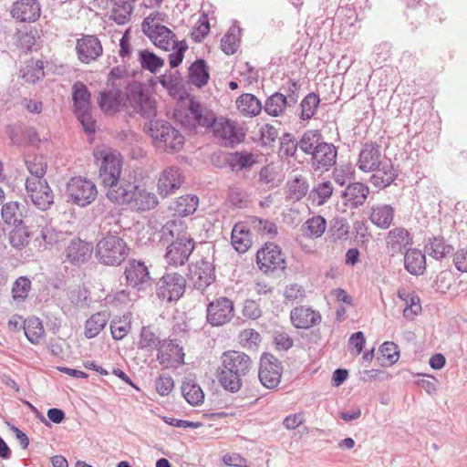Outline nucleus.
<instances>
[{"mask_svg": "<svg viewBox=\"0 0 467 467\" xmlns=\"http://www.w3.org/2000/svg\"><path fill=\"white\" fill-rule=\"evenodd\" d=\"M283 367L281 362L273 355L265 353L260 359L258 378L263 386L275 389L281 380Z\"/></svg>", "mask_w": 467, "mask_h": 467, "instance_id": "2eb2a0df", "label": "nucleus"}, {"mask_svg": "<svg viewBox=\"0 0 467 467\" xmlns=\"http://www.w3.org/2000/svg\"><path fill=\"white\" fill-rule=\"evenodd\" d=\"M358 167L364 172L375 171L370 182L379 188L390 185L397 177V172L389 160L382 156L380 147L376 143H366L358 156Z\"/></svg>", "mask_w": 467, "mask_h": 467, "instance_id": "f03ea898", "label": "nucleus"}, {"mask_svg": "<svg viewBox=\"0 0 467 467\" xmlns=\"http://www.w3.org/2000/svg\"><path fill=\"white\" fill-rule=\"evenodd\" d=\"M233 170L242 171L252 167L255 163L254 154L247 151H235L231 153L227 159Z\"/></svg>", "mask_w": 467, "mask_h": 467, "instance_id": "09e8293b", "label": "nucleus"}, {"mask_svg": "<svg viewBox=\"0 0 467 467\" xmlns=\"http://www.w3.org/2000/svg\"><path fill=\"white\" fill-rule=\"evenodd\" d=\"M110 202L119 205H128L132 211L143 212L153 209L158 199L153 192L140 188L133 182H127L116 193H110Z\"/></svg>", "mask_w": 467, "mask_h": 467, "instance_id": "39448f33", "label": "nucleus"}, {"mask_svg": "<svg viewBox=\"0 0 467 467\" xmlns=\"http://www.w3.org/2000/svg\"><path fill=\"white\" fill-rule=\"evenodd\" d=\"M369 193L368 187L361 182L349 183L342 192V198L346 205L358 207L362 205Z\"/></svg>", "mask_w": 467, "mask_h": 467, "instance_id": "bb28decb", "label": "nucleus"}, {"mask_svg": "<svg viewBox=\"0 0 467 467\" xmlns=\"http://www.w3.org/2000/svg\"><path fill=\"white\" fill-rule=\"evenodd\" d=\"M260 140L262 145H269L275 140L278 136V131L275 127L268 123L261 126L259 130Z\"/></svg>", "mask_w": 467, "mask_h": 467, "instance_id": "0e129e2a", "label": "nucleus"}, {"mask_svg": "<svg viewBox=\"0 0 467 467\" xmlns=\"http://www.w3.org/2000/svg\"><path fill=\"white\" fill-rule=\"evenodd\" d=\"M133 7L132 0H116L110 14V19L118 25H125L129 23Z\"/></svg>", "mask_w": 467, "mask_h": 467, "instance_id": "4c0bfd02", "label": "nucleus"}, {"mask_svg": "<svg viewBox=\"0 0 467 467\" xmlns=\"http://www.w3.org/2000/svg\"><path fill=\"white\" fill-rule=\"evenodd\" d=\"M305 234L309 237H320L327 228L326 220L320 216L316 215L309 218L303 225Z\"/></svg>", "mask_w": 467, "mask_h": 467, "instance_id": "5fc2aeb1", "label": "nucleus"}, {"mask_svg": "<svg viewBox=\"0 0 467 467\" xmlns=\"http://www.w3.org/2000/svg\"><path fill=\"white\" fill-rule=\"evenodd\" d=\"M26 168L31 174L26 180H42L47 171V161L42 155L27 156L26 158Z\"/></svg>", "mask_w": 467, "mask_h": 467, "instance_id": "79ce46f5", "label": "nucleus"}, {"mask_svg": "<svg viewBox=\"0 0 467 467\" xmlns=\"http://www.w3.org/2000/svg\"><path fill=\"white\" fill-rule=\"evenodd\" d=\"M175 118L186 129L192 130L197 127H213V134L225 147H234L244 140L245 133L237 122L225 119H216L214 113L202 107L194 99H190L187 109L176 110Z\"/></svg>", "mask_w": 467, "mask_h": 467, "instance_id": "f257e3e1", "label": "nucleus"}, {"mask_svg": "<svg viewBox=\"0 0 467 467\" xmlns=\"http://www.w3.org/2000/svg\"><path fill=\"white\" fill-rule=\"evenodd\" d=\"M398 296L405 302L406 307L403 310V315L407 318H411L421 311L420 298L415 294L408 293L406 290H399Z\"/></svg>", "mask_w": 467, "mask_h": 467, "instance_id": "de8ad7c7", "label": "nucleus"}, {"mask_svg": "<svg viewBox=\"0 0 467 467\" xmlns=\"http://www.w3.org/2000/svg\"><path fill=\"white\" fill-rule=\"evenodd\" d=\"M182 394L192 406H198L203 402L204 393L201 387L192 379H185L182 384Z\"/></svg>", "mask_w": 467, "mask_h": 467, "instance_id": "c9c22d12", "label": "nucleus"}, {"mask_svg": "<svg viewBox=\"0 0 467 467\" xmlns=\"http://www.w3.org/2000/svg\"><path fill=\"white\" fill-rule=\"evenodd\" d=\"M124 276L127 285L139 291L146 289L151 282L149 268L141 260L130 259L125 266Z\"/></svg>", "mask_w": 467, "mask_h": 467, "instance_id": "dca6fc26", "label": "nucleus"}, {"mask_svg": "<svg viewBox=\"0 0 467 467\" xmlns=\"http://www.w3.org/2000/svg\"><path fill=\"white\" fill-rule=\"evenodd\" d=\"M241 27L236 24L233 25L229 31L221 39V48L226 55H234L240 44Z\"/></svg>", "mask_w": 467, "mask_h": 467, "instance_id": "a19ab883", "label": "nucleus"}, {"mask_svg": "<svg viewBox=\"0 0 467 467\" xmlns=\"http://www.w3.org/2000/svg\"><path fill=\"white\" fill-rule=\"evenodd\" d=\"M99 155L101 162L99 175L102 185L107 189L106 196L110 201V193L119 192L124 182H128L120 179L123 159L119 152L112 149L103 150Z\"/></svg>", "mask_w": 467, "mask_h": 467, "instance_id": "20e7f679", "label": "nucleus"}, {"mask_svg": "<svg viewBox=\"0 0 467 467\" xmlns=\"http://www.w3.org/2000/svg\"><path fill=\"white\" fill-rule=\"evenodd\" d=\"M163 340H161L159 335L150 327H143L140 330V339L138 342V348L152 352L158 350L162 346Z\"/></svg>", "mask_w": 467, "mask_h": 467, "instance_id": "f704fd0d", "label": "nucleus"}, {"mask_svg": "<svg viewBox=\"0 0 467 467\" xmlns=\"http://www.w3.org/2000/svg\"><path fill=\"white\" fill-rule=\"evenodd\" d=\"M130 248L126 242L117 235L102 238L96 246L95 255L105 265H119L129 255Z\"/></svg>", "mask_w": 467, "mask_h": 467, "instance_id": "0eeeda50", "label": "nucleus"}, {"mask_svg": "<svg viewBox=\"0 0 467 467\" xmlns=\"http://www.w3.org/2000/svg\"><path fill=\"white\" fill-rule=\"evenodd\" d=\"M109 321V314L105 311L93 314L85 322L84 335L87 338L96 337L106 327Z\"/></svg>", "mask_w": 467, "mask_h": 467, "instance_id": "2f4dec72", "label": "nucleus"}, {"mask_svg": "<svg viewBox=\"0 0 467 467\" xmlns=\"http://www.w3.org/2000/svg\"><path fill=\"white\" fill-rule=\"evenodd\" d=\"M139 61L143 69L150 73H156L164 65V60L149 50H141L139 53Z\"/></svg>", "mask_w": 467, "mask_h": 467, "instance_id": "603ef678", "label": "nucleus"}, {"mask_svg": "<svg viewBox=\"0 0 467 467\" xmlns=\"http://www.w3.org/2000/svg\"><path fill=\"white\" fill-rule=\"evenodd\" d=\"M185 278L177 273L166 274L157 283L156 293L167 302L178 300L185 291Z\"/></svg>", "mask_w": 467, "mask_h": 467, "instance_id": "f8f14e48", "label": "nucleus"}, {"mask_svg": "<svg viewBox=\"0 0 467 467\" xmlns=\"http://www.w3.org/2000/svg\"><path fill=\"white\" fill-rule=\"evenodd\" d=\"M194 249V241L186 234L176 238L168 247L165 260L169 265H183Z\"/></svg>", "mask_w": 467, "mask_h": 467, "instance_id": "ddd939ff", "label": "nucleus"}, {"mask_svg": "<svg viewBox=\"0 0 467 467\" xmlns=\"http://www.w3.org/2000/svg\"><path fill=\"white\" fill-rule=\"evenodd\" d=\"M11 14L20 22H35L40 17V4L37 0H17L12 5Z\"/></svg>", "mask_w": 467, "mask_h": 467, "instance_id": "a878e982", "label": "nucleus"}, {"mask_svg": "<svg viewBox=\"0 0 467 467\" xmlns=\"http://www.w3.org/2000/svg\"><path fill=\"white\" fill-rule=\"evenodd\" d=\"M321 319L320 313L309 306H299L290 311V320L296 328L308 329L319 324Z\"/></svg>", "mask_w": 467, "mask_h": 467, "instance_id": "393cba45", "label": "nucleus"}, {"mask_svg": "<svg viewBox=\"0 0 467 467\" xmlns=\"http://www.w3.org/2000/svg\"><path fill=\"white\" fill-rule=\"evenodd\" d=\"M174 381L169 375H161L155 382L157 392L161 396H167L173 389Z\"/></svg>", "mask_w": 467, "mask_h": 467, "instance_id": "69168bd1", "label": "nucleus"}, {"mask_svg": "<svg viewBox=\"0 0 467 467\" xmlns=\"http://www.w3.org/2000/svg\"><path fill=\"white\" fill-rule=\"evenodd\" d=\"M32 289V282L27 276H19L13 283L11 288L12 299L16 303H23L26 300Z\"/></svg>", "mask_w": 467, "mask_h": 467, "instance_id": "49530a36", "label": "nucleus"}, {"mask_svg": "<svg viewBox=\"0 0 467 467\" xmlns=\"http://www.w3.org/2000/svg\"><path fill=\"white\" fill-rule=\"evenodd\" d=\"M252 368L251 358L244 352L227 351L222 358L219 381L224 389L235 393L242 388L243 378Z\"/></svg>", "mask_w": 467, "mask_h": 467, "instance_id": "7ed1b4c3", "label": "nucleus"}, {"mask_svg": "<svg viewBox=\"0 0 467 467\" xmlns=\"http://www.w3.org/2000/svg\"><path fill=\"white\" fill-rule=\"evenodd\" d=\"M159 13L150 14L141 23V28L150 41L161 49L169 51L178 46L175 34L167 26L159 24Z\"/></svg>", "mask_w": 467, "mask_h": 467, "instance_id": "1a4fd4ad", "label": "nucleus"}, {"mask_svg": "<svg viewBox=\"0 0 467 467\" xmlns=\"http://www.w3.org/2000/svg\"><path fill=\"white\" fill-rule=\"evenodd\" d=\"M24 331L26 338L33 344L39 343L44 336V327L39 318H28L24 323Z\"/></svg>", "mask_w": 467, "mask_h": 467, "instance_id": "8fccbe9b", "label": "nucleus"}, {"mask_svg": "<svg viewBox=\"0 0 467 467\" xmlns=\"http://www.w3.org/2000/svg\"><path fill=\"white\" fill-rule=\"evenodd\" d=\"M148 132L152 138L154 146L160 150L178 151L184 144L183 135L165 120H151Z\"/></svg>", "mask_w": 467, "mask_h": 467, "instance_id": "423d86ee", "label": "nucleus"}, {"mask_svg": "<svg viewBox=\"0 0 467 467\" xmlns=\"http://www.w3.org/2000/svg\"><path fill=\"white\" fill-rule=\"evenodd\" d=\"M21 78L28 83H36L45 76L44 63L41 60L30 59L20 69Z\"/></svg>", "mask_w": 467, "mask_h": 467, "instance_id": "ea45409f", "label": "nucleus"}, {"mask_svg": "<svg viewBox=\"0 0 467 467\" xmlns=\"http://www.w3.org/2000/svg\"><path fill=\"white\" fill-rule=\"evenodd\" d=\"M183 182V174L177 166L166 167L160 174L158 191L162 197L175 192Z\"/></svg>", "mask_w": 467, "mask_h": 467, "instance_id": "aec40b11", "label": "nucleus"}, {"mask_svg": "<svg viewBox=\"0 0 467 467\" xmlns=\"http://www.w3.org/2000/svg\"><path fill=\"white\" fill-rule=\"evenodd\" d=\"M77 117L87 133L95 132V121L93 120L90 109L75 111Z\"/></svg>", "mask_w": 467, "mask_h": 467, "instance_id": "338daca9", "label": "nucleus"}, {"mask_svg": "<svg viewBox=\"0 0 467 467\" xmlns=\"http://www.w3.org/2000/svg\"><path fill=\"white\" fill-rule=\"evenodd\" d=\"M232 244L238 253L246 252L252 245L249 230L243 223H236L232 231Z\"/></svg>", "mask_w": 467, "mask_h": 467, "instance_id": "72a5a7b5", "label": "nucleus"}, {"mask_svg": "<svg viewBox=\"0 0 467 467\" xmlns=\"http://www.w3.org/2000/svg\"><path fill=\"white\" fill-rule=\"evenodd\" d=\"M425 252L436 260H441L453 252V247L447 244L444 237L438 235L429 238Z\"/></svg>", "mask_w": 467, "mask_h": 467, "instance_id": "c756f323", "label": "nucleus"}, {"mask_svg": "<svg viewBox=\"0 0 467 467\" xmlns=\"http://www.w3.org/2000/svg\"><path fill=\"white\" fill-rule=\"evenodd\" d=\"M90 92L87 86L78 81L72 86V100L75 111L90 109Z\"/></svg>", "mask_w": 467, "mask_h": 467, "instance_id": "e433bc0d", "label": "nucleus"}, {"mask_svg": "<svg viewBox=\"0 0 467 467\" xmlns=\"http://www.w3.org/2000/svg\"><path fill=\"white\" fill-rule=\"evenodd\" d=\"M290 106L285 94L275 92L271 95L265 103V110L267 114L278 117L282 115L286 107Z\"/></svg>", "mask_w": 467, "mask_h": 467, "instance_id": "a18cd8bd", "label": "nucleus"}, {"mask_svg": "<svg viewBox=\"0 0 467 467\" xmlns=\"http://www.w3.org/2000/svg\"><path fill=\"white\" fill-rule=\"evenodd\" d=\"M333 193V185L329 181H326L316 185L310 192V197L318 205L327 202Z\"/></svg>", "mask_w": 467, "mask_h": 467, "instance_id": "6e6d98bb", "label": "nucleus"}, {"mask_svg": "<svg viewBox=\"0 0 467 467\" xmlns=\"http://www.w3.org/2000/svg\"><path fill=\"white\" fill-rule=\"evenodd\" d=\"M256 263L259 269L265 274L284 270L286 267L285 258L281 248L273 243H266L257 251Z\"/></svg>", "mask_w": 467, "mask_h": 467, "instance_id": "9b49d317", "label": "nucleus"}, {"mask_svg": "<svg viewBox=\"0 0 467 467\" xmlns=\"http://www.w3.org/2000/svg\"><path fill=\"white\" fill-rule=\"evenodd\" d=\"M206 313L207 322L213 327L225 325L234 317V302L224 296L216 298L208 304Z\"/></svg>", "mask_w": 467, "mask_h": 467, "instance_id": "4468645a", "label": "nucleus"}, {"mask_svg": "<svg viewBox=\"0 0 467 467\" xmlns=\"http://www.w3.org/2000/svg\"><path fill=\"white\" fill-rule=\"evenodd\" d=\"M131 328L130 315H123L121 317L114 318L110 322V332L115 340L123 339Z\"/></svg>", "mask_w": 467, "mask_h": 467, "instance_id": "3c124183", "label": "nucleus"}, {"mask_svg": "<svg viewBox=\"0 0 467 467\" xmlns=\"http://www.w3.org/2000/svg\"><path fill=\"white\" fill-rule=\"evenodd\" d=\"M93 250L91 243L79 238H74L65 248L63 253L64 262L71 265L80 266L88 262L92 256Z\"/></svg>", "mask_w": 467, "mask_h": 467, "instance_id": "a211bd4d", "label": "nucleus"}, {"mask_svg": "<svg viewBox=\"0 0 467 467\" xmlns=\"http://www.w3.org/2000/svg\"><path fill=\"white\" fill-rule=\"evenodd\" d=\"M239 110L249 116H256L262 110L261 101L253 94L245 93L236 100Z\"/></svg>", "mask_w": 467, "mask_h": 467, "instance_id": "c03bdc74", "label": "nucleus"}, {"mask_svg": "<svg viewBox=\"0 0 467 467\" xmlns=\"http://www.w3.org/2000/svg\"><path fill=\"white\" fill-rule=\"evenodd\" d=\"M123 103L124 96L119 89L113 88L100 93L99 104L104 111H117Z\"/></svg>", "mask_w": 467, "mask_h": 467, "instance_id": "58836bf2", "label": "nucleus"}, {"mask_svg": "<svg viewBox=\"0 0 467 467\" xmlns=\"http://www.w3.org/2000/svg\"><path fill=\"white\" fill-rule=\"evenodd\" d=\"M404 267L410 275H422L426 270L425 254L416 248L407 250L404 254Z\"/></svg>", "mask_w": 467, "mask_h": 467, "instance_id": "cd10ccee", "label": "nucleus"}, {"mask_svg": "<svg viewBox=\"0 0 467 467\" xmlns=\"http://www.w3.org/2000/svg\"><path fill=\"white\" fill-rule=\"evenodd\" d=\"M285 303H294L302 301L306 296V291L303 286L297 284H290L285 286L284 291Z\"/></svg>", "mask_w": 467, "mask_h": 467, "instance_id": "e2e57ef3", "label": "nucleus"}, {"mask_svg": "<svg viewBox=\"0 0 467 467\" xmlns=\"http://www.w3.org/2000/svg\"><path fill=\"white\" fill-rule=\"evenodd\" d=\"M76 50L78 59L83 63L96 60L102 54V46L95 36H83L77 40Z\"/></svg>", "mask_w": 467, "mask_h": 467, "instance_id": "5701e85b", "label": "nucleus"}, {"mask_svg": "<svg viewBox=\"0 0 467 467\" xmlns=\"http://www.w3.org/2000/svg\"><path fill=\"white\" fill-rule=\"evenodd\" d=\"M307 188V184L304 179L295 178L288 182L289 197L298 201L306 194Z\"/></svg>", "mask_w": 467, "mask_h": 467, "instance_id": "052dcab7", "label": "nucleus"}, {"mask_svg": "<svg viewBox=\"0 0 467 467\" xmlns=\"http://www.w3.org/2000/svg\"><path fill=\"white\" fill-rule=\"evenodd\" d=\"M394 208L389 204H378L371 207L369 220L380 229H388L394 219Z\"/></svg>", "mask_w": 467, "mask_h": 467, "instance_id": "c85d7f7f", "label": "nucleus"}, {"mask_svg": "<svg viewBox=\"0 0 467 467\" xmlns=\"http://www.w3.org/2000/svg\"><path fill=\"white\" fill-rule=\"evenodd\" d=\"M412 236L404 227H395L386 236L387 248L392 255L405 253L412 244Z\"/></svg>", "mask_w": 467, "mask_h": 467, "instance_id": "b1692460", "label": "nucleus"}, {"mask_svg": "<svg viewBox=\"0 0 467 467\" xmlns=\"http://www.w3.org/2000/svg\"><path fill=\"white\" fill-rule=\"evenodd\" d=\"M324 143L321 133L317 130H306L298 141L299 149L306 154H312Z\"/></svg>", "mask_w": 467, "mask_h": 467, "instance_id": "37998d69", "label": "nucleus"}, {"mask_svg": "<svg viewBox=\"0 0 467 467\" xmlns=\"http://www.w3.org/2000/svg\"><path fill=\"white\" fill-rule=\"evenodd\" d=\"M311 155L313 169L316 171H325L336 163L337 150L332 143L324 141Z\"/></svg>", "mask_w": 467, "mask_h": 467, "instance_id": "4be33fe9", "label": "nucleus"}, {"mask_svg": "<svg viewBox=\"0 0 467 467\" xmlns=\"http://www.w3.org/2000/svg\"><path fill=\"white\" fill-rule=\"evenodd\" d=\"M123 106L130 113H139L145 119L156 116L155 102L140 83L133 82L126 88Z\"/></svg>", "mask_w": 467, "mask_h": 467, "instance_id": "6e6552de", "label": "nucleus"}, {"mask_svg": "<svg viewBox=\"0 0 467 467\" xmlns=\"http://www.w3.org/2000/svg\"><path fill=\"white\" fill-rule=\"evenodd\" d=\"M199 199L196 195H183L177 198L170 206L171 211L178 216L192 214L198 206Z\"/></svg>", "mask_w": 467, "mask_h": 467, "instance_id": "7c9ffc66", "label": "nucleus"}, {"mask_svg": "<svg viewBox=\"0 0 467 467\" xmlns=\"http://www.w3.org/2000/svg\"><path fill=\"white\" fill-rule=\"evenodd\" d=\"M209 78V69L204 59H197L189 67V79L195 87L202 88L205 86Z\"/></svg>", "mask_w": 467, "mask_h": 467, "instance_id": "473e14b6", "label": "nucleus"}, {"mask_svg": "<svg viewBox=\"0 0 467 467\" xmlns=\"http://www.w3.org/2000/svg\"><path fill=\"white\" fill-rule=\"evenodd\" d=\"M26 191L32 202L40 210H47L54 202V195L46 179L26 180Z\"/></svg>", "mask_w": 467, "mask_h": 467, "instance_id": "f3484780", "label": "nucleus"}, {"mask_svg": "<svg viewBox=\"0 0 467 467\" xmlns=\"http://www.w3.org/2000/svg\"><path fill=\"white\" fill-rule=\"evenodd\" d=\"M1 214L3 220L8 224L16 225L22 222L19 219V204L16 202H10L3 205Z\"/></svg>", "mask_w": 467, "mask_h": 467, "instance_id": "bf43d9fd", "label": "nucleus"}, {"mask_svg": "<svg viewBox=\"0 0 467 467\" xmlns=\"http://www.w3.org/2000/svg\"><path fill=\"white\" fill-rule=\"evenodd\" d=\"M67 193L73 203L85 207L96 200L98 190L92 181L83 177H73L67 184Z\"/></svg>", "mask_w": 467, "mask_h": 467, "instance_id": "9d476101", "label": "nucleus"}, {"mask_svg": "<svg viewBox=\"0 0 467 467\" xmlns=\"http://www.w3.org/2000/svg\"><path fill=\"white\" fill-rule=\"evenodd\" d=\"M10 244L18 250H21L29 243V233L25 227L16 226L9 234Z\"/></svg>", "mask_w": 467, "mask_h": 467, "instance_id": "13d9d810", "label": "nucleus"}, {"mask_svg": "<svg viewBox=\"0 0 467 467\" xmlns=\"http://www.w3.org/2000/svg\"><path fill=\"white\" fill-rule=\"evenodd\" d=\"M40 237L44 241L45 244L52 245L58 241V233L49 224L41 225L39 224Z\"/></svg>", "mask_w": 467, "mask_h": 467, "instance_id": "774afa93", "label": "nucleus"}, {"mask_svg": "<svg viewBox=\"0 0 467 467\" xmlns=\"http://www.w3.org/2000/svg\"><path fill=\"white\" fill-rule=\"evenodd\" d=\"M190 275L193 287L203 291L215 279L214 266L211 262L202 259L193 267H190Z\"/></svg>", "mask_w": 467, "mask_h": 467, "instance_id": "412c9836", "label": "nucleus"}, {"mask_svg": "<svg viewBox=\"0 0 467 467\" xmlns=\"http://www.w3.org/2000/svg\"><path fill=\"white\" fill-rule=\"evenodd\" d=\"M379 359H382V365H392L399 359L398 346L393 342H384L379 349Z\"/></svg>", "mask_w": 467, "mask_h": 467, "instance_id": "4d7b16f0", "label": "nucleus"}, {"mask_svg": "<svg viewBox=\"0 0 467 467\" xmlns=\"http://www.w3.org/2000/svg\"><path fill=\"white\" fill-rule=\"evenodd\" d=\"M319 103V97L316 93H309L306 95L300 103V119L303 120L311 119L314 117Z\"/></svg>", "mask_w": 467, "mask_h": 467, "instance_id": "864d4df0", "label": "nucleus"}, {"mask_svg": "<svg viewBox=\"0 0 467 467\" xmlns=\"http://www.w3.org/2000/svg\"><path fill=\"white\" fill-rule=\"evenodd\" d=\"M156 359L165 368H178L184 364L183 348L175 340L165 339L157 353Z\"/></svg>", "mask_w": 467, "mask_h": 467, "instance_id": "6ab92c4d", "label": "nucleus"}, {"mask_svg": "<svg viewBox=\"0 0 467 467\" xmlns=\"http://www.w3.org/2000/svg\"><path fill=\"white\" fill-rule=\"evenodd\" d=\"M297 148H299L298 141L290 133H285L280 139V153L292 157L296 154Z\"/></svg>", "mask_w": 467, "mask_h": 467, "instance_id": "680f3d73", "label": "nucleus"}]
</instances>
